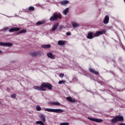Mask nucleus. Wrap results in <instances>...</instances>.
I'll list each match as a JSON object with an SVG mask.
<instances>
[{"label": "nucleus", "mask_w": 125, "mask_h": 125, "mask_svg": "<svg viewBox=\"0 0 125 125\" xmlns=\"http://www.w3.org/2000/svg\"><path fill=\"white\" fill-rule=\"evenodd\" d=\"M44 87H47L48 89L50 90L52 88V85H51V84L49 83H44L41 84V86H35L34 87V89L38 90H40L41 91H45L46 89H45Z\"/></svg>", "instance_id": "obj_1"}, {"label": "nucleus", "mask_w": 125, "mask_h": 125, "mask_svg": "<svg viewBox=\"0 0 125 125\" xmlns=\"http://www.w3.org/2000/svg\"><path fill=\"white\" fill-rule=\"evenodd\" d=\"M44 111L46 112H51L52 113H63L64 110L61 109H52V108H45Z\"/></svg>", "instance_id": "obj_2"}, {"label": "nucleus", "mask_w": 125, "mask_h": 125, "mask_svg": "<svg viewBox=\"0 0 125 125\" xmlns=\"http://www.w3.org/2000/svg\"><path fill=\"white\" fill-rule=\"evenodd\" d=\"M62 17L61 14H57V13H54L53 16L50 18V21L51 22H52V21H56V20H58V19H61Z\"/></svg>", "instance_id": "obj_3"}, {"label": "nucleus", "mask_w": 125, "mask_h": 125, "mask_svg": "<svg viewBox=\"0 0 125 125\" xmlns=\"http://www.w3.org/2000/svg\"><path fill=\"white\" fill-rule=\"evenodd\" d=\"M106 33V30H102V31H97L93 35V37H99L100 35H104Z\"/></svg>", "instance_id": "obj_4"}, {"label": "nucleus", "mask_w": 125, "mask_h": 125, "mask_svg": "<svg viewBox=\"0 0 125 125\" xmlns=\"http://www.w3.org/2000/svg\"><path fill=\"white\" fill-rule=\"evenodd\" d=\"M88 119L90 120V121H92V122H95L96 123H102V122H103V120L102 119L92 118L91 117H88Z\"/></svg>", "instance_id": "obj_5"}, {"label": "nucleus", "mask_w": 125, "mask_h": 125, "mask_svg": "<svg viewBox=\"0 0 125 125\" xmlns=\"http://www.w3.org/2000/svg\"><path fill=\"white\" fill-rule=\"evenodd\" d=\"M0 45H1V46H8V47H10V46H12L13 44L11 43L10 42H6V43H3V42H0Z\"/></svg>", "instance_id": "obj_6"}, {"label": "nucleus", "mask_w": 125, "mask_h": 125, "mask_svg": "<svg viewBox=\"0 0 125 125\" xmlns=\"http://www.w3.org/2000/svg\"><path fill=\"white\" fill-rule=\"evenodd\" d=\"M66 100L69 101V102H71V103H75V102H77L76 99H72V97H66Z\"/></svg>", "instance_id": "obj_7"}, {"label": "nucleus", "mask_w": 125, "mask_h": 125, "mask_svg": "<svg viewBox=\"0 0 125 125\" xmlns=\"http://www.w3.org/2000/svg\"><path fill=\"white\" fill-rule=\"evenodd\" d=\"M58 26H59V23H55L54 24L53 27L52 28V29H51L52 32H54V31H55V30H56L57 28H58Z\"/></svg>", "instance_id": "obj_8"}, {"label": "nucleus", "mask_w": 125, "mask_h": 125, "mask_svg": "<svg viewBox=\"0 0 125 125\" xmlns=\"http://www.w3.org/2000/svg\"><path fill=\"white\" fill-rule=\"evenodd\" d=\"M15 31H20V29L18 27H13L9 29V32H10V33H12V32Z\"/></svg>", "instance_id": "obj_9"}, {"label": "nucleus", "mask_w": 125, "mask_h": 125, "mask_svg": "<svg viewBox=\"0 0 125 125\" xmlns=\"http://www.w3.org/2000/svg\"><path fill=\"white\" fill-rule=\"evenodd\" d=\"M50 103L51 105H53V106H60V105H61V104L58 102H51Z\"/></svg>", "instance_id": "obj_10"}, {"label": "nucleus", "mask_w": 125, "mask_h": 125, "mask_svg": "<svg viewBox=\"0 0 125 125\" xmlns=\"http://www.w3.org/2000/svg\"><path fill=\"white\" fill-rule=\"evenodd\" d=\"M108 23H109V16L106 15L104 18V24H108Z\"/></svg>", "instance_id": "obj_11"}, {"label": "nucleus", "mask_w": 125, "mask_h": 125, "mask_svg": "<svg viewBox=\"0 0 125 125\" xmlns=\"http://www.w3.org/2000/svg\"><path fill=\"white\" fill-rule=\"evenodd\" d=\"M93 33L92 32H88V36H87V39L89 40H91L93 39Z\"/></svg>", "instance_id": "obj_12"}, {"label": "nucleus", "mask_w": 125, "mask_h": 125, "mask_svg": "<svg viewBox=\"0 0 125 125\" xmlns=\"http://www.w3.org/2000/svg\"><path fill=\"white\" fill-rule=\"evenodd\" d=\"M117 122H124V117L118 115L116 116Z\"/></svg>", "instance_id": "obj_13"}, {"label": "nucleus", "mask_w": 125, "mask_h": 125, "mask_svg": "<svg viewBox=\"0 0 125 125\" xmlns=\"http://www.w3.org/2000/svg\"><path fill=\"white\" fill-rule=\"evenodd\" d=\"M39 117L42 120V122H45V115L43 114H41L39 115Z\"/></svg>", "instance_id": "obj_14"}, {"label": "nucleus", "mask_w": 125, "mask_h": 125, "mask_svg": "<svg viewBox=\"0 0 125 125\" xmlns=\"http://www.w3.org/2000/svg\"><path fill=\"white\" fill-rule=\"evenodd\" d=\"M47 56L49 57V58H50L51 59H55V57L53 56V55H52V53L51 52H49L47 54Z\"/></svg>", "instance_id": "obj_15"}, {"label": "nucleus", "mask_w": 125, "mask_h": 125, "mask_svg": "<svg viewBox=\"0 0 125 125\" xmlns=\"http://www.w3.org/2000/svg\"><path fill=\"white\" fill-rule=\"evenodd\" d=\"M65 42H66L64 41H59L58 42V44L59 45H65Z\"/></svg>", "instance_id": "obj_16"}, {"label": "nucleus", "mask_w": 125, "mask_h": 125, "mask_svg": "<svg viewBox=\"0 0 125 125\" xmlns=\"http://www.w3.org/2000/svg\"><path fill=\"white\" fill-rule=\"evenodd\" d=\"M42 47L43 48H50V47H51V45L43 44V45H42Z\"/></svg>", "instance_id": "obj_17"}, {"label": "nucleus", "mask_w": 125, "mask_h": 125, "mask_svg": "<svg viewBox=\"0 0 125 125\" xmlns=\"http://www.w3.org/2000/svg\"><path fill=\"white\" fill-rule=\"evenodd\" d=\"M89 71L91 73H94V74H96V75H98V72L95 71V70H93L92 68H89Z\"/></svg>", "instance_id": "obj_18"}, {"label": "nucleus", "mask_w": 125, "mask_h": 125, "mask_svg": "<svg viewBox=\"0 0 125 125\" xmlns=\"http://www.w3.org/2000/svg\"><path fill=\"white\" fill-rule=\"evenodd\" d=\"M32 56H38V55H40V53L39 52H33L31 53Z\"/></svg>", "instance_id": "obj_19"}, {"label": "nucleus", "mask_w": 125, "mask_h": 125, "mask_svg": "<svg viewBox=\"0 0 125 125\" xmlns=\"http://www.w3.org/2000/svg\"><path fill=\"white\" fill-rule=\"evenodd\" d=\"M117 122H118V120L116 117L111 120V123L113 124H115V123H117Z\"/></svg>", "instance_id": "obj_20"}, {"label": "nucleus", "mask_w": 125, "mask_h": 125, "mask_svg": "<svg viewBox=\"0 0 125 125\" xmlns=\"http://www.w3.org/2000/svg\"><path fill=\"white\" fill-rule=\"evenodd\" d=\"M28 10H29V11H34V10H35V7L31 6L28 8Z\"/></svg>", "instance_id": "obj_21"}, {"label": "nucleus", "mask_w": 125, "mask_h": 125, "mask_svg": "<svg viewBox=\"0 0 125 125\" xmlns=\"http://www.w3.org/2000/svg\"><path fill=\"white\" fill-rule=\"evenodd\" d=\"M72 26H73V27H74V28H77V27H79V24H78L76 22H74L72 23Z\"/></svg>", "instance_id": "obj_22"}, {"label": "nucleus", "mask_w": 125, "mask_h": 125, "mask_svg": "<svg viewBox=\"0 0 125 125\" xmlns=\"http://www.w3.org/2000/svg\"><path fill=\"white\" fill-rule=\"evenodd\" d=\"M68 11H69V8H68L65 9L63 11V14H64V15H67V13H68Z\"/></svg>", "instance_id": "obj_23"}, {"label": "nucleus", "mask_w": 125, "mask_h": 125, "mask_svg": "<svg viewBox=\"0 0 125 125\" xmlns=\"http://www.w3.org/2000/svg\"><path fill=\"white\" fill-rule=\"evenodd\" d=\"M44 21H40L37 22L36 24L37 25H42V24L44 23Z\"/></svg>", "instance_id": "obj_24"}, {"label": "nucleus", "mask_w": 125, "mask_h": 125, "mask_svg": "<svg viewBox=\"0 0 125 125\" xmlns=\"http://www.w3.org/2000/svg\"><path fill=\"white\" fill-rule=\"evenodd\" d=\"M36 110L37 111H41L42 110V107L40 105H37L36 107Z\"/></svg>", "instance_id": "obj_25"}, {"label": "nucleus", "mask_w": 125, "mask_h": 125, "mask_svg": "<svg viewBox=\"0 0 125 125\" xmlns=\"http://www.w3.org/2000/svg\"><path fill=\"white\" fill-rule=\"evenodd\" d=\"M27 31L25 29H23L20 31L19 33V34H23V33H26Z\"/></svg>", "instance_id": "obj_26"}, {"label": "nucleus", "mask_w": 125, "mask_h": 125, "mask_svg": "<svg viewBox=\"0 0 125 125\" xmlns=\"http://www.w3.org/2000/svg\"><path fill=\"white\" fill-rule=\"evenodd\" d=\"M60 125H69V123L68 122L62 123L60 124Z\"/></svg>", "instance_id": "obj_27"}, {"label": "nucleus", "mask_w": 125, "mask_h": 125, "mask_svg": "<svg viewBox=\"0 0 125 125\" xmlns=\"http://www.w3.org/2000/svg\"><path fill=\"white\" fill-rule=\"evenodd\" d=\"M63 4H67V3H69V1L64 0L62 2Z\"/></svg>", "instance_id": "obj_28"}, {"label": "nucleus", "mask_w": 125, "mask_h": 125, "mask_svg": "<svg viewBox=\"0 0 125 125\" xmlns=\"http://www.w3.org/2000/svg\"><path fill=\"white\" fill-rule=\"evenodd\" d=\"M65 83V81H60L58 83L59 84H62V83Z\"/></svg>", "instance_id": "obj_29"}, {"label": "nucleus", "mask_w": 125, "mask_h": 125, "mask_svg": "<svg viewBox=\"0 0 125 125\" xmlns=\"http://www.w3.org/2000/svg\"><path fill=\"white\" fill-rule=\"evenodd\" d=\"M11 97L12 98H15V97H16V94H13L12 95H11Z\"/></svg>", "instance_id": "obj_30"}, {"label": "nucleus", "mask_w": 125, "mask_h": 125, "mask_svg": "<svg viewBox=\"0 0 125 125\" xmlns=\"http://www.w3.org/2000/svg\"><path fill=\"white\" fill-rule=\"evenodd\" d=\"M8 29H9V28L8 27H6V28H4L2 29V31H6L7 30H8Z\"/></svg>", "instance_id": "obj_31"}, {"label": "nucleus", "mask_w": 125, "mask_h": 125, "mask_svg": "<svg viewBox=\"0 0 125 125\" xmlns=\"http://www.w3.org/2000/svg\"><path fill=\"white\" fill-rule=\"evenodd\" d=\"M59 77H60L61 78H63V77H64V74L61 73V74L60 75Z\"/></svg>", "instance_id": "obj_32"}, {"label": "nucleus", "mask_w": 125, "mask_h": 125, "mask_svg": "<svg viewBox=\"0 0 125 125\" xmlns=\"http://www.w3.org/2000/svg\"><path fill=\"white\" fill-rule=\"evenodd\" d=\"M62 29H65V27H63V26H60V30H62Z\"/></svg>", "instance_id": "obj_33"}, {"label": "nucleus", "mask_w": 125, "mask_h": 125, "mask_svg": "<svg viewBox=\"0 0 125 125\" xmlns=\"http://www.w3.org/2000/svg\"><path fill=\"white\" fill-rule=\"evenodd\" d=\"M66 36H71V32H67Z\"/></svg>", "instance_id": "obj_34"}, {"label": "nucleus", "mask_w": 125, "mask_h": 125, "mask_svg": "<svg viewBox=\"0 0 125 125\" xmlns=\"http://www.w3.org/2000/svg\"><path fill=\"white\" fill-rule=\"evenodd\" d=\"M120 125H125V124H124V123H121L120 124Z\"/></svg>", "instance_id": "obj_35"}, {"label": "nucleus", "mask_w": 125, "mask_h": 125, "mask_svg": "<svg viewBox=\"0 0 125 125\" xmlns=\"http://www.w3.org/2000/svg\"><path fill=\"white\" fill-rule=\"evenodd\" d=\"M3 125H7V124H3Z\"/></svg>", "instance_id": "obj_36"}, {"label": "nucleus", "mask_w": 125, "mask_h": 125, "mask_svg": "<svg viewBox=\"0 0 125 125\" xmlns=\"http://www.w3.org/2000/svg\"><path fill=\"white\" fill-rule=\"evenodd\" d=\"M0 53H1V51L0 50Z\"/></svg>", "instance_id": "obj_37"}]
</instances>
